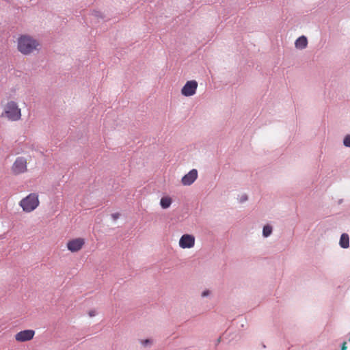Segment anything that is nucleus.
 <instances>
[{"label":"nucleus","mask_w":350,"mask_h":350,"mask_svg":"<svg viewBox=\"0 0 350 350\" xmlns=\"http://www.w3.org/2000/svg\"><path fill=\"white\" fill-rule=\"evenodd\" d=\"M38 42L28 36H21L18 39V49L24 54L28 55L37 49Z\"/></svg>","instance_id":"f257e3e1"},{"label":"nucleus","mask_w":350,"mask_h":350,"mask_svg":"<svg viewBox=\"0 0 350 350\" xmlns=\"http://www.w3.org/2000/svg\"><path fill=\"white\" fill-rule=\"evenodd\" d=\"M3 115L11 121H18L21 118V109L16 102L10 100L4 106Z\"/></svg>","instance_id":"f03ea898"},{"label":"nucleus","mask_w":350,"mask_h":350,"mask_svg":"<svg viewBox=\"0 0 350 350\" xmlns=\"http://www.w3.org/2000/svg\"><path fill=\"white\" fill-rule=\"evenodd\" d=\"M40 204L38 195L35 193L29 194L23 198L19 203L25 212L30 213L35 210Z\"/></svg>","instance_id":"7ed1b4c3"},{"label":"nucleus","mask_w":350,"mask_h":350,"mask_svg":"<svg viewBox=\"0 0 350 350\" xmlns=\"http://www.w3.org/2000/svg\"><path fill=\"white\" fill-rule=\"evenodd\" d=\"M11 170L15 175L25 173L27 171V161L25 157H17L14 162Z\"/></svg>","instance_id":"20e7f679"},{"label":"nucleus","mask_w":350,"mask_h":350,"mask_svg":"<svg viewBox=\"0 0 350 350\" xmlns=\"http://www.w3.org/2000/svg\"><path fill=\"white\" fill-rule=\"evenodd\" d=\"M85 239L81 237L72 239L66 243L67 249L72 253L79 252L85 245Z\"/></svg>","instance_id":"39448f33"},{"label":"nucleus","mask_w":350,"mask_h":350,"mask_svg":"<svg viewBox=\"0 0 350 350\" xmlns=\"http://www.w3.org/2000/svg\"><path fill=\"white\" fill-rule=\"evenodd\" d=\"M198 82L196 81H188L181 89V94L185 96H191L196 94Z\"/></svg>","instance_id":"423d86ee"},{"label":"nucleus","mask_w":350,"mask_h":350,"mask_svg":"<svg viewBox=\"0 0 350 350\" xmlns=\"http://www.w3.org/2000/svg\"><path fill=\"white\" fill-rule=\"evenodd\" d=\"M35 335V331L33 329H25L18 332L15 336V340L17 342H23L31 340Z\"/></svg>","instance_id":"0eeeda50"},{"label":"nucleus","mask_w":350,"mask_h":350,"mask_svg":"<svg viewBox=\"0 0 350 350\" xmlns=\"http://www.w3.org/2000/svg\"><path fill=\"white\" fill-rule=\"evenodd\" d=\"M195 244V237L191 234H184L179 240V245L181 248H191Z\"/></svg>","instance_id":"6e6552de"},{"label":"nucleus","mask_w":350,"mask_h":350,"mask_svg":"<svg viewBox=\"0 0 350 350\" xmlns=\"http://www.w3.org/2000/svg\"><path fill=\"white\" fill-rule=\"evenodd\" d=\"M197 178L198 171L196 169H193L182 178L181 183L183 185L189 186L193 183Z\"/></svg>","instance_id":"1a4fd4ad"},{"label":"nucleus","mask_w":350,"mask_h":350,"mask_svg":"<svg viewBox=\"0 0 350 350\" xmlns=\"http://www.w3.org/2000/svg\"><path fill=\"white\" fill-rule=\"evenodd\" d=\"M295 44L296 48L297 49H305L308 44L307 38L305 36H302L296 40Z\"/></svg>","instance_id":"9d476101"},{"label":"nucleus","mask_w":350,"mask_h":350,"mask_svg":"<svg viewBox=\"0 0 350 350\" xmlns=\"http://www.w3.org/2000/svg\"><path fill=\"white\" fill-rule=\"evenodd\" d=\"M340 245L342 248H348L349 246V237L347 234H342L340 239Z\"/></svg>","instance_id":"9b49d317"},{"label":"nucleus","mask_w":350,"mask_h":350,"mask_svg":"<svg viewBox=\"0 0 350 350\" xmlns=\"http://www.w3.org/2000/svg\"><path fill=\"white\" fill-rule=\"evenodd\" d=\"M172 204V199L170 197H163L161 199L160 204L163 208L170 207Z\"/></svg>","instance_id":"f8f14e48"},{"label":"nucleus","mask_w":350,"mask_h":350,"mask_svg":"<svg viewBox=\"0 0 350 350\" xmlns=\"http://www.w3.org/2000/svg\"><path fill=\"white\" fill-rule=\"evenodd\" d=\"M271 232H272L271 226H270L269 225L264 226L263 230H262L264 237H267L268 236H269L271 234Z\"/></svg>","instance_id":"ddd939ff"},{"label":"nucleus","mask_w":350,"mask_h":350,"mask_svg":"<svg viewBox=\"0 0 350 350\" xmlns=\"http://www.w3.org/2000/svg\"><path fill=\"white\" fill-rule=\"evenodd\" d=\"M343 144L345 146L350 147V135H348L345 137Z\"/></svg>","instance_id":"4468645a"},{"label":"nucleus","mask_w":350,"mask_h":350,"mask_svg":"<svg viewBox=\"0 0 350 350\" xmlns=\"http://www.w3.org/2000/svg\"><path fill=\"white\" fill-rule=\"evenodd\" d=\"M142 345L146 346L148 344H150L151 341L149 339L143 340L141 341Z\"/></svg>","instance_id":"2eb2a0df"},{"label":"nucleus","mask_w":350,"mask_h":350,"mask_svg":"<svg viewBox=\"0 0 350 350\" xmlns=\"http://www.w3.org/2000/svg\"><path fill=\"white\" fill-rule=\"evenodd\" d=\"M120 217V214L118 213H113L111 215V217L113 219V220H116Z\"/></svg>","instance_id":"dca6fc26"},{"label":"nucleus","mask_w":350,"mask_h":350,"mask_svg":"<svg viewBox=\"0 0 350 350\" xmlns=\"http://www.w3.org/2000/svg\"><path fill=\"white\" fill-rule=\"evenodd\" d=\"M210 293L209 291L206 290V291H204L202 294V297H206L207 295H208Z\"/></svg>","instance_id":"f3484780"},{"label":"nucleus","mask_w":350,"mask_h":350,"mask_svg":"<svg viewBox=\"0 0 350 350\" xmlns=\"http://www.w3.org/2000/svg\"><path fill=\"white\" fill-rule=\"evenodd\" d=\"M347 348V342H344L342 345L341 350H346Z\"/></svg>","instance_id":"a211bd4d"},{"label":"nucleus","mask_w":350,"mask_h":350,"mask_svg":"<svg viewBox=\"0 0 350 350\" xmlns=\"http://www.w3.org/2000/svg\"><path fill=\"white\" fill-rule=\"evenodd\" d=\"M88 314H89L90 317H94L96 315V311L91 310L89 312Z\"/></svg>","instance_id":"6ab92c4d"},{"label":"nucleus","mask_w":350,"mask_h":350,"mask_svg":"<svg viewBox=\"0 0 350 350\" xmlns=\"http://www.w3.org/2000/svg\"><path fill=\"white\" fill-rule=\"evenodd\" d=\"M349 341L350 342V337H349Z\"/></svg>","instance_id":"aec40b11"}]
</instances>
